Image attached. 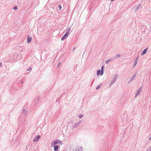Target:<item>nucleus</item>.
I'll return each instance as SVG.
<instances>
[{
  "instance_id": "423d86ee",
  "label": "nucleus",
  "mask_w": 151,
  "mask_h": 151,
  "mask_svg": "<svg viewBox=\"0 0 151 151\" xmlns=\"http://www.w3.org/2000/svg\"><path fill=\"white\" fill-rule=\"evenodd\" d=\"M51 147L54 146V151H58V149L59 148V147H58V145H52V143L51 144Z\"/></svg>"
},
{
  "instance_id": "f257e3e1",
  "label": "nucleus",
  "mask_w": 151,
  "mask_h": 151,
  "mask_svg": "<svg viewBox=\"0 0 151 151\" xmlns=\"http://www.w3.org/2000/svg\"><path fill=\"white\" fill-rule=\"evenodd\" d=\"M82 122V121L81 120H79L78 122H76V121L75 120H73L70 121L69 124L75 129Z\"/></svg>"
},
{
  "instance_id": "cd10ccee",
  "label": "nucleus",
  "mask_w": 151,
  "mask_h": 151,
  "mask_svg": "<svg viewBox=\"0 0 151 151\" xmlns=\"http://www.w3.org/2000/svg\"><path fill=\"white\" fill-rule=\"evenodd\" d=\"M40 137V135H38V139Z\"/></svg>"
},
{
  "instance_id": "0eeeda50",
  "label": "nucleus",
  "mask_w": 151,
  "mask_h": 151,
  "mask_svg": "<svg viewBox=\"0 0 151 151\" xmlns=\"http://www.w3.org/2000/svg\"><path fill=\"white\" fill-rule=\"evenodd\" d=\"M75 151H83V148L82 147H78L76 149Z\"/></svg>"
},
{
  "instance_id": "1a4fd4ad",
  "label": "nucleus",
  "mask_w": 151,
  "mask_h": 151,
  "mask_svg": "<svg viewBox=\"0 0 151 151\" xmlns=\"http://www.w3.org/2000/svg\"><path fill=\"white\" fill-rule=\"evenodd\" d=\"M68 35L67 34H65L62 37L61 40H65L67 37V36Z\"/></svg>"
},
{
  "instance_id": "dca6fc26",
  "label": "nucleus",
  "mask_w": 151,
  "mask_h": 151,
  "mask_svg": "<svg viewBox=\"0 0 151 151\" xmlns=\"http://www.w3.org/2000/svg\"><path fill=\"white\" fill-rule=\"evenodd\" d=\"M120 56V55L119 54H117L116 55V57H115L116 58V59L117 58H118Z\"/></svg>"
},
{
  "instance_id": "4468645a",
  "label": "nucleus",
  "mask_w": 151,
  "mask_h": 151,
  "mask_svg": "<svg viewBox=\"0 0 151 151\" xmlns=\"http://www.w3.org/2000/svg\"><path fill=\"white\" fill-rule=\"evenodd\" d=\"M137 59H136L134 61V67L137 64Z\"/></svg>"
},
{
  "instance_id": "a211bd4d",
  "label": "nucleus",
  "mask_w": 151,
  "mask_h": 151,
  "mask_svg": "<svg viewBox=\"0 0 151 151\" xmlns=\"http://www.w3.org/2000/svg\"><path fill=\"white\" fill-rule=\"evenodd\" d=\"M83 116V115L82 114H79L78 116V117L80 118H82Z\"/></svg>"
},
{
  "instance_id": "473e14b6",
  "label": "nucleus",
  "mask_w": 151,
  "mask_h": 151,
  "mask_svg": "<svg viewBox=\"0 0 151 151\" xmlns=\"http://www.w3.org/2000/svg\"><path fill=\"white\" fill-rule=\"evenodd\" d=\"M114 0H111V1H113Z\"/></svg>"
},
{
  "instance_id": "c756f323",
  "label": "nucleus",
  "mask_w": 151,
  "mask_h": 151,
  "mask_svg": "<svg viewBox=\"0 0 151 151\" xmlns=\"http://www.w3.org/2000/svg\"><path fill=\"white\" fill-rule=\"evenodd\" d=\"M138 58H139V57H137V58H136V59H137V60H138Z\"/></svg>"
},
{
  "instance_id": "9d476101",
  "label": "nucleus",
  "mask_w": 151,
  "mask_h": 151,
  "mask_svg": "<svg viewBox=\"0 0 151 151\" xmlns=\"http://www.w3.org/2000/svg\"><path fill=\"white\" fill-rule=\"evenodd\" d=\"M32 37L30 36H28L27 39V42L28 43H29L31 42L32 40Z\"/></svg>"
},
{
  "instance_id": "f8f14e48",
  "label": "nucleus",
  "mask_w": 151,
  "mask_h": 151,
  "mask_svg": "<svg viewBox=\"0 0 151 151\" xmlns=\"http://www.w3.org/2000/svg\"><path fill=\"white\" fill-rule=\"evenodd\" d=\"M141 5V4H139L137 6V8H136V9H135V12H136V11H137L138 10V9L140 7Z\"/></svg>"
},
{
  "instance_id": "ddd939ff",
  "label": "nucleus",
  "mask_w": 151,
  "mask_h": 151,
  "mask_svg": "<svg viewBox=\"0 0 151 151\" xmlns=\"http://www.w3.org/2000/svg\"><path fill=\"white\" fill-rule=\"evenodd\" d=\"M101 84H102V83H101L100 85H99L97 86L96 88V90H98V89H99V88H100L101 86Z\"/></svg>"
},
{
  "instance_id": "20e7f679",
  "label": "nucleus",
  "mask_w": 151,
  "mask_h": 151,
  "mask_svg": "<svg viewBox=\"0 0 151 151\" xmlns=\"http://www.w3.org/2000/svg\"><path fill=\"white\" fill-rule=\"evenodd\" d=\"M142 90H141V88H139L137 91V92L135 94V98H136V97L138 95H139L140 94V93L142 92Z\"/></svg>"
},
{
  "instance_id": "f03ea898",
  "label": "nucleus",
  "mask_w": 151,
  "mask_h": 151,
  "mask_svg": "<svg viewBox=\"0 0 151 151\" xmlns=\"http://www.w3.org/2000/svg\"><path fill=\"white\" fill-rule=\"evenodd\" d=\"M118 75L117 74H115L114 75V78L112 79L111 82V83L110 85V87L113 84L115 81H116V79L118 77Z\"/></svg>"
},
{
  "instance_id": "b1692460",
  "label": "nucleus",
  "mask_w": 151,
  "mask_h": 151,
  "mask_svg": "<svg viewBox=\"0 0 151 151\" xmlns=\"http://www.w3.org/2000/svg\"><path fill=\"white\" fill-rule=\"evenodd\" d=\"M17 9V7L16 6H15V7H14V10H16Z\"/></svg>"
},
{
  "instance_id": "6ab92c4d",
  "label": "nucleus",
  "mask_w": 151,
  "mask_h": 151,
  "mask_svg": "<svg viewBox=\"0 0 151 151\" xmlns=\"http://www.w3.org/2000/svg\"><path fill=\"white\" fill-rule=\"evenodd\" d=\"M146 151H151V147L148 148Z\"/></svg>"
},
{
  "instance_id": "5701e85b",
  "label": "nucleus",
  "mask_w": 151,
  "mask_h": 151,
  "mask_svg": "<svg viewBox=\"0 0 151 151\" xmlns=\"http://www.w3.org/2000/svg\"><path fill=\"white\" fill-rule=\"evenodd\" d=\"M58 8L59 9H61L62 8V6L61 5H60L58 6Z\"/></svg>"
},
{
  "instance_id": "f3484780",
  "label": "nucleus",
  "mask_w": 151,
  "mask_h": 151,
  "mask_svg": "<svg viewBox=\"0 0 151 151\" xmlns=\"http://www.w3.org/2000/svg\"><path fill=\"white\" fill-rule=\"evenodd\" d=\"M134 79V77H132L131 79H130V81H129V82H128V83L131 82Z\"/></svg>"
},
{
  "instance_id": "412c9836",
  "label": "nucleus",
  "mask_w": 151,
  "mask_h": 151,
  "mask_svg": "<svg viewBox=\"0 0 151 151\" xmlns=\"http://www.w3.org/2000/svg\"><path fill=\"white\" fill-rule=\"evenodd\" d=\"M104 71L101 70L100 75L102 76L103 75Z\"/></svg>"
},
{
  "instance_id": "2f4dec72",
  "label": "nucleus",
  "mask_w": 151,
  "mask_h": 151,
  "mask_svg": "<svg viewBox=\"0 0 151 151\" xmlns=\"http://www.w3.org/2000/svg\"><path fill=\"white\" fill-rule=\"evenodd\" d=\"M1 65V63H0V66Z\"/></svg>"
},
{
  "instance_id": "aec40b11",
  "label": "nucleus",
  "mask_w": 151,
  "mask_h": 151,
  "mask_svg": "<svg viewBox=\"0 0 151 151\" xmlns=\"http://www.w3.org/2000/svg\"><path fill=\"white\" fill-rule=\"evenodd\" d=\"M38 140V138L37 137H36L35 138L33 141L34 142H35L36 141H37Z\"/></svg>"
},
{
  "instance_id": "393cba45",
  "label": "nucleus",
  "mask_w": 151,
  "mask_h": 151,
  "mask_svg": "<svg viewBox=\"0 0 151 151\" xmlns=\"http://www.w3.org/2000/svg\"><path fill=\"white\" fill-rule=\"evenodd\" d=\"M61 64V63H59L58 64V66H57L58 68L59 67L60 65Z\"/></svg>"
},
{
  "instance_id": "39448f33",
  "label": "nucleus",
  "mask_w": 151,
  "mask_h": 151,
  "mask_svg": "<svg viewBox=\"0 0 151 151\" xmlns=\"http://www.w3.org/2000/svg\"><path fill=\"white\" fill-rule=\"evenodd\" d=\"M115 59H116V58L115 57H114L110 59H109L108 60H106L105 62V63L106 64H107L109 63V62L112 61Z\"/></svg>"
},
{
  "instance_id": "9b49d317",
  "label": "nucleus",
  "mask_w": 151,
  "mask_h": 151,
  "mask_svg": "<svg viewBox=\"0 0 151 151\" xmlns=\"http://www.w3.org/2000/svg\"><path fill=\"white\" fill-rule=\"evenodd\" d=\"M147 48H146L142 52V55H144L147 52Z\"/></svg>"
},
{
  "instance_id": "2eb2a0df",
  "label": "nucleus",
  "mask_w": 151,
  "mask_h": 151,
  "mask_svg": "<svg viewBox=\"0 0 151 151\" xmlns=\"http://www.w3.org/2000/svg\"><path fill=\"white\" fill-rule=\"evenodd\" d=\"M101 73V70H98L97 71V74L98 76Z\"/></svg>"
},
{
  "instance_id": "7ed1b4c3",
  "label": "nucleus",
  "mask_w": 151,
  "mask_h": 151,
  "mask_svg": "<svg viewBox=\"0 0 151 151\" xmlns=\"http://www.w3.org/2000/svg\"><path fill=\"white\" fill-rule=\"evenodd\" d=\"M57 144H60V145H62V142L60 140L57 139L56 140H55L54 142L52 143V145H55Z\"/></svg>"
},
{
  "instance_id": "a878e982",
  "label": "nucleus",
  "mask_w": 151,
  "mask_h": 151,
  "mask_svg": "<svg viewBox=\"0 0 151 151\" xmlns=\"http://www.w3.org/2000/svg\"><path fill=\"white\" fill-rule=\"evenodd\" d=\"M31 69V68L30 67H29L28 69V70H29Z\"/></svg>"
},
{
  "instance_id": "4be33fe9",
  "label": "nucleus",
  "mask_w": 151,
  "mask_h": 151,
  "mask_svg": "<svg viewBox=\"0 0 151 151\" xmlns=\"http://www.w3.org/2000/svg\"><path fill=\"white\" fill-rule=\"evenodd\" d=\"M104 66H102L101 67V70L104 71Z\"/></svg>"
},
{
  "instance_id": "bb28decb",
  "label": "nucleus",
  "mask_w": 151,
  "mask_h": 151,
  "mask_svg": "<svg viewBox=\"0 0 151 151\" xmlns=\"http://www.w3.org/2000/svg\"><path fill=\"white\" fill-rule=\"evenodd\" d=\"M136 75V74H135L134 75L133 77H134V78L135 77Z\"/></svg>"
},
{
  "instance_id": "c85d7f7f",
  "label": "nucleus",
  "mask_w": 151,
  "mask_h": 151,
  "mask_svg": "<svg viewBox=\"0 0 151 151\" xmlns=\"http://www.w3.org/2000/svg\"><path fill=\"white\" fill-rule=\"evenodd\" d=\"M151 139V136L149 138V139L150 140Z\"/></svg>"
},
{
  "instance_id": "6e6552de",
  "label": "nucleus",
  "mask_w": 151,
  "mask_h": 151,
  "mask_svg": "<svg viewBox=\"0 0 151 151\" xmlns=\"http://www.w3.org/2000/svg\"><path fill=\"white\" fill-rule=\"evenodd\" d=\"M70 27H68L66 31V32L65 34H67L68 35H69V32L70 31Z\"/></svg>"
},
{
  "instance_id": "7c9ffc66",
  "label": "nucleus",
  "mask_w": 151,
  "mask_h": 151,
  "mask_svg": "<svg viewBox=\"0 0 151 151\" xmlns=\"http://www.w3.org/2000/svg\"><path fill=\"white\" fill-rule=\"evenodd\" d=\"M75 47H74L73 49V51H74L75 50Z\"/></svg>"
}]
</instances>
